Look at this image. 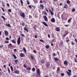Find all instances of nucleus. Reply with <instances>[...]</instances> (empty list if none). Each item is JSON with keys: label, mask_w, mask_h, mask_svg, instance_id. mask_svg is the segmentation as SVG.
<instances>
[{"label": "nucleus", "mask_w": 77, "mask_h": 77, "mask_svg": "<svg viewBox=\"0 0 77 77\" xmlns=\"http://www.w3.org/2000/svg\"><path fill=\"white\" fill-rule=\"evenodd\" d=\"M17 42L18 45H19L20 44L21 42V38L19 36L17 40Z\"/></svg>", "instance_id": "obj_1"}, {"label": "nucleus", "mask_w": 77, "mask_h": 77, "mask_svg": "<svg viewBox=\"0 0 77 77\" xmlns=\"http://www.w3.org/2000/svg\"><path fill=\"white\" fill-rule=\"evenodd\" d=\"M36 72L38 75H40V74H41V72H40V70L39 69H38L37 70Z\"/></svg>", "instance_id": "obj_2"}, {"label": "nucleus", "mask_w": 77, "mask_h": 77, "mask_svg": "<svg viewBox=\"0 0 77 77\" xmlns=\"http://www.w3.org/2000/svg\"><path fill=\"white\" fill-rule=\"evenodd\" d=\"M43 18H44L45 21H48V19H47V16L45 15L43 17Z\"/></svg>", "instance_id": "obj_3"}, {"label": "nucleus", "mask_w": 77, "mask_h": 77, "mask_svg": "<svg viewBox=\"0 0 77 77\" xmlns=\"http://www.w3.org/2000/svg\"><path fill=\"white\" fill-rule=\"evenodd\" d=\"M20 16L22 17L23 18H25V14H24V13L23 12L21 14H20Z\"/></svg>", "instance_id": "obj_4"}, {"label": "nucleus", "mask_w": 77, "mask_h": 77, "mask_svg": "<svg viewBox=\"0 0 77 77\" xmlns=\"http://www.w3.org/2000/svg\"><path fill=\"white\" fill-rule=\"evenodd\" d=\"M68 33H69L68 32L66 31H65L64 32L65 34L63 35V36H64V37L66 36V35H67V34H68Z\"/></svg>", "instance_id": "obj_5"}, {"label": "nucleus", "mask_w": 77, "mask_h": 77, "mask_svg": "<svg viewBox=\"0 0 77 77\" xmlns=\"http://www.w3.org/2000/svg\"><path fill=\"white\" fill-rule=\"evenodd\" d=\"M4 33L5 35L6 36H8V35L9 34V33H8V32L7 31H5Z\"/></svg>", "instance_id": "obj_6"}, {"label": "nucleus", "mask_w": 77, "mask_h": 77, "mask_svg": "<svg viewBox=\"0 0 77 77\" xmlns=\"http://www.w3.org/2000/svg\"><path fill=\"white\" fill-rule=\"evenodd\" d=\"M64 64L65 65H66V66H68V62H67V61L66 60H65L64 61Z\"/></svg>", "instance_id": "obj_7"}, {"label": "nucleus", "mask_w": 77, "mask_h": 77, "mask_svg": "<svg viewBox=\"0 0 77 77\" xmlns=\"http://www.w3.org/2000/svg\"><path fill=\"white\" fill-rule=\"evenodd\" d=\"M20 72V71L19 70H16L14 71V73L16 74H19V72Z\"/></svg>", "instance_id": "obj_8"}, {"label": "nucleus", "mask_w": 77, "mask_h": 77, "mask_svg": "<svg viewBox=\"0 0 77 77\" xmlns=\"http://www.w3.org/2000/svg\"><path fill=\"white\" fill-rule=\"evenodd\" d=\"M43 24L45 26H46V27H48V25H47V23H45V22H43Z\"/></svg>", "instance_id": "obj_9"}, {"label": "nucleus", "mask_w": 77, "mask_h": 77, "mask_svg": "<svg viewBox=\"0 0 77 77\" xmlns=\"http://www.w3.org/2000/svg\"><path fill=\"white\" fill-rule=\"evenodd\" d=\"M24 54H23L22 53H21L20 54V56L21 57H24Z\"/></svg>", "instance_id": "obj_10"}, {"label": "nucleus", "mask_w": 77, "mask_h": 77, "mask_svg": "<svg viewBox=\"0 0 77 77\" xmlns=\"http://www.w3.org/2000/svg\"><path fill=\"white\" fill-rule=\"evenodd\" d=\"M51 21L52 23H54V22H55V19H54V18H53L51 19Z\"/></svg>", "instance_id": "obj_11"}, {"label": "nucleus", "mask_w": 77, "mask_h": 77, "mask_svg": "<svg viewBox=\"0 0 77 77\" xmlns=\"http://www.w3.org/2000/svg\"><path fill=\"white\" fill-rule=\"evenodd\" d=\"M5 25L7 27H11V25H10L9 23L6 24Z\"/></svg>", "instance_id": "obj_12"}, {"label": "nucleus", "mask_w": 77, "mask_h": 77, "mask_svg": "<svg viewBox=\"0 0 77 77\" xmlns=\"http://www.w3.org/2000/svg\"><path fill=\"white\" fill-rule=\"evenodd\" d=\"M46 66L47 68H48L49 66H50V63H49L48 62L47 63Z\"/></svg>", "instance_id": "obj_13"}, {"label": "nucleus", "mask_w": 77, "mask_h": 77, "mask_svg": "<svg viewBox=\"0 0 77 77\" xmlns=\"http://www.w3.org/2000/svg\"><path fill=\"white\" fill-rule=\"evenodd\" d=\"M71 20H72V18H70L68 20V23H70L71 21Z\"/></svg>", "instance_id": "obj_14"}, {"label": "nucleus", "mask_w": 77, "mask_h": 77, "mask_svg": "<svg viewBox=\"0 0 77 77\" xmlns=\"http://www.w3.org/2000/svg\"><path fill=\"white\" fill-rule=\"evenodd\" d=\"M24 30L26 31V32H28V33L29 32V30H27V28L26 27H25L24 28Z\"/></svg>", "instance_id": "obj_15"}, {"label": "nucleus", "mask_w": 77, "mask_h": 77, "mask_svg": "<svg viewBox=\"0 0 77 77\" xmlns=\"http://www.w3.org/2000/svg\"><path fill=\"white\" fill-rule=\"evenodd\" d=\"M66 73H67V75H71V73L66 71Z\"/></svg>", "instance_id": "obj_16"}, {"label": "nucleus", "mask_w": 77, "mask_h": 77, "mask_svg": "<svg viewBox=\"0 0 77 77\" xmlns=\"http://www.w3.org/2000/svg\"><path fill=\"white\" fill-rule=\"evenodd\" d=\"M54 60H56V61H57V60H59V59L57 57H54Z\"/></svg>", "instance_id": "obj_17"}, {"label": "nucleus", "mask_w": 77, "mask_h": 77, "mask_svg": "<svg viewBox=\"0 0 77 77\" xmlns=\"http://www.w3.org/2000/svg\"><path fill=\"white\" fill-rule=\"evenodd\" d=\"M56 31L57 32H59L60 31V30L58 27H57L56 29Z\"/></svg>", "instance_id": "obj_18"}, {"label": "nucleus", "mask_w": 77, "mask_h": 77, "mask_svg": "<svg viewBox=\"0 0 77 77\" xmlns=\"http://www.w3.org/2000/svg\"><path fill=\"white\" fill-rule=\"evenodd\" d=\"M27 70H28V71H30V67H28V68H26Z\"/></svg>", "instance_id": "obj_19"}, {"label": "nucleus", "mask_w": 77, "mask_h": 77, "mask_svg": "<svg viewBox=\"0 0 77 77\" xmlns=\"http://www.w3.org/2000/svg\"><path fill=\"white\" fill-rule=\"evenodd\" d=\"M41 63H42V64H44V60H42L41 61Z\"/></svg>", "instance_id": "obj_20"}, {"label": "nucleus", "mask_w": 77, "mask_h": 77, "mask_svg": "<svg viewBox=\"0 0 77 77\" xmlns=\"http://www.w3.org/2000/svg\"><path fill=\"white\" fill-rule=\"evenodd\" d=\"M30 57L31 59H32V60H35V59H34V58H33V56H32V55H31L30 56Z\"/></svg>", "instance_id": "obj_21"}, {"label": "nucleus", "mask_w": 77, "mask_h": 77, "mask_svg": "<svg viewBox=\"0 0 77 77\" xmlns=\"http://www.w3.org/2000/svg\"><path fill=\"white\" fill-rule=\"evenodd\" d=\"M33 1L35 4H36L38 3V1L37 0H33Z\"/></svg>", "instance_id": "obj_22"}, {"label": "nucleus", "mask_w": 77, "mask_h": 77, "mask_svg": "<svg viewBox=\"0 0 77 77\" xmlns=\"http://www.w3.org/2000/svg\"><path fill=\"white\" fill-rule=\"evenodd\" d=\"M60 71V67H58L57 68V71L59 72Z\"/></svg>", "instance_id": "obj_23"}, {"label": "nucleus", "mask_w": 77, "mask_h": 77, "mask_svg": "<svg viewBox=\"0 0 77 77\" xmlns=\"http://www.w3.org/2000/svg\"><path fill=\"white\" fill-rule=\"evenodd\" d=\"M40 7H41V8H42V9H44V5H41L40 6Z\"/></svg>", "instance_id": "obj_24"}, {"label": "nucleus", "mask_w": 77, "mask_h": 77, "mask_svg": "<svg viewBox=\"0 0 77 77\" xmlns=\"http://www.w3.org/2000/svg\"><path fill=\"white\" fill-rule=\"evenodd\" d=\"M20 3H21V5H23V0H20Z\"/></svg>", "instance_id": "obj_25"}, {"label": "nucleus", "mask_w": 77, "mask_h": 77, "mask_svg": "<svg viewBox=\"0 0 77 77\" xmlns=\"http://www.w3.org/2000/svg\"><path fill=\"white\" fill-rule=\"evenodd\" d=\"M14 61L15 62H16V64H17V63H18V60H14Z\"/></svg>", "instance_id": "obj_26"}, {"label": "nucleus", "mask_w": 77, "mask_h": 77, "mask_svg": "<svg viewBox=\"0 0 77 77\" xmlns=\"http://www.w3.org/2000/svg\"><path fill=\"white\" fill-rule=\"evenodd\" d=\"M12 42L13 43H14V44H16V42H15V41H14V40H12Z\"/></svg>", "instance_id": "obj_27"}, {"label": "nucleus", "mask_w": 77, "mask_h": 77, "mask_svg": "<svg viewBox=\"0 0 77 77\" xmlns=\"http://www.w3.org/2000/svg\"><path fill=\"white\" fill-rule=\"evenodd\" d=\"M67 3H68V4H69L70 3V1L69 0H67L66 1Z\"/></svg>", "instance_id": "obj_28"}, {"label": "nucleus", "mask_w": 77, "mask_h": 77, "mask_svg": "<svg viewBox=\"0 0 77 77\" xmlns=\"http://www.w3.org/2000/svg\"><path fill=\"white\" fill-rule=\"evenodd\" d=\"M49 47L50 46H49V45H47V46H46L45 47L46 48H47V49H48V48H49Z\"/></svg>", "instance_id": "obj_29"}, {"label": "nucleus", "mask_w": 77, "mask_h": 77, "mask_svg": "<svg viewBox=\"0 0 77 77\" xmlns=\"http://www.w3.org/2000/svg\"><path fill=\"white\" fill-rule=\"evenodd\" d=\"M20 35H21V36H22L23 37H24V36H25V35H24V34H20Z\"/></svg>", "instance_id": "obj_30"}, {"label": "nucleus", "mask_w": 77, "mask_h": 77, "mask_svg": "<svg viewBox=\"0 0 77 77\" xmlns=\"http://www.w3.org/2000/svg\"><path fill=\"white\" fill-rule=\"evenodd\" d=\"M11 69L12 71H13V67L12 66H10Z\"/></svg>", "instance_id": "obj_31"}, {"label": "nucleus", "mask_w": 77, "mask_h": 77, "mask_svg": "<svg viewBox=\"0 0 77 77\" xmlns=\"http://www.w3.org/2000/svg\"><path fill=\"white\" fill-rule=\"evenodd\" d=\"M50 13L51 15H53L54 14V13L53 12V11H51Z\"/></svg>", "instance_id": "obj_32"}, {"label": "nucleus", "mask_w": 77, "mask_h": 77, "mask_svg": "<svg viewBox=\"0 0 77 77\" xmlns=\"http://www.w3.org/2000/svg\"><path fill=\"white\" fill-rule=\"evenodd\" d=\"M23 50L25 52H26V48H23Z\"/></svg>", "instance_id": "obj_33"}, {"label": "nucleus", "mask_w": 77, "mask_h": 77, "mask_svg": "<svg viewBox=\"0 0 77 77\" xmlns=\"http://www.w3.org/2000/svg\"><path fill=\"white\" fill-rule=\"evenodd\" d=\"M1 17L4 20H5V17H4V16H2Z\"/></svg>", "instance_id": "obj_34"}, {"label": "nucleus", "mask_w": 77, "mask_h": 77, "mask_svg": "<svg viewBox=\"0 0 77 77\" xmlns=\"http://www.w3.org/2000/svg\"><path fill=\"white\" fill-rule=\"evenodd\" d=\"M23 66H24V68H27V66H26V64H24Z\"/></svg>", "instance_id": "obj_35"}, {"label": "nucleus", "mask_w": 77, "mask_h": 77, "mask_svg": "<svg viewBox=\"0 0 77 77\" xmlns=\"http://www.w3.org/2000/svg\"><path fill=\"white\" fill-rule=\"evenodd\" d=\"M25 25V23H24V22H23L22 23V26H24Z\"/></svg>", "instance_id": "obj_36"}, {"label": "nucleus", "mask_w": 77, "mask_h": 77, "mask_svg": "<svg viewBox=\"0 0 77 77\" xmlns=\"http://www.w3.org/2000/svg\"><path fill=\"white\" fill-rule=\"evenodd\" d=\"M5 43L6 44H7V43H9V41H5Z\"/></svg>", "instance_id": "obj_37"}, {"label": "nucleus", "mask_w": 77, "mask_h": 77, "mask_svg": "<svg viewBox=\"0 0 77 77\" xmlns=\"http://www.w3.org/2000/svg\"><path fill=\"white\" fill-rule=\"evenodd\" d=\"M8 73H9V74H10V73L11 72H10V69H9V68H8Z\"/></svg>", "instance_id": "obj_38"}, {"label": "nucleus", "mask_w": 77, "mask_h": 77, "mask_svg": "<svg viewBox=\"0 0 77 77\" xmlns=\"http://www.w3.org/2000/svg\"><path fill=\"white\" fill-rule=\"evenodd\" d=\"M6 40L7 41H9V38H8V37H7L6 38Z\"/></svg>", "instance_id": "obj_39"}, {"label": "nucleus", "mask_w": 77, "mask_h": 77, "mask_svg": "<svg viewBox=\"0 0 77 77\" xmlns=\"http://www.w3.org/2000/svg\"><path fill=\"white\" fill-rule=\"evenodd\" d=\"M61 76H63V75H65V74H64L63 73H61Z\"/></svg>", "instance_id": "obj_40"}, {"label": "nucleus", "mask_w": 77, "mask_h": 77, "mask_svg": "<svg viewBox=\"0 0 77 77\" xmlns=\"http://www.w3.org/2000/svg\"><path fill=\"white\" fill-rule=\"evenodd\" d=\"M1 9H2V11H3V12H5V10L4 9V8H1Z\"/></svg>", "instance_id": "obj_41"}, {"label": "nucleus", "mask_w": 77, "mask_h": 77, "mask_svg": "<svg viewBox=\"0 0 77 77\" xmlns=\"http://www.w3.org/2000/svg\"><path fill=\"white\" fill-rule=\"evenodd\" d=\"M29 19H31L32 18V16H31L30 15H29Z\"/></svg>", "instance_id": "obj_42"}, {"label": "nucleus", "mask_w": 77, "mask_h": 77, "mask_svg": "<svg viewBox=\"0 0 77 77\" xmlns=\"http://www.w3.org/2000/svg\"><path fill=\"white\" fill-rule=\"evenodd\" d=\"M26 2L27 3V5H29L30 4V3L29 2V1H28V0L26 1Z\"/></svg>", "instance_id": "obj_43"}, {"label": "nucleus", "mask_w": 77, "mask_h": 77, "mask_svg": "<svg viewBox=\"0 0 77 77\" xmlns=\"http://www.w3.org/2000/svg\"><path fill=\"white\" fill-rule=\"evenodd\" d=\"M32 71H35V69L34 68H32Z\"/></svg>", "instance_id": "obj_44"}, {"label": "nucleus", "mask_w": 77, "mask_h": 77, "mask_svg": "<svg viewBox=\"0 0 77 77\" xmlns=\"http://www.w3.org/2000/svg\"><path fill=\"white\" fill-rule=\"evenodd\" d=\"M71 44L72 45H74V42H71Z\"/></svg>", "instance_id": "obj_45"}, {"label": "nucleus", "mask_w": 77, "mask_h": 77, "mask_svg": "<svg viewBox=\"0 0 77 77\" xmlns=\"http://www.w3.org/2000/svg\"><path fill=\"white\" fill-rule=\"evenodd\" d=\"M64 26L65 27H68L69 26V25H65Z\"/></svg>", "instance_id": "obj_46"}, {"label": "nucleus", "mask_w": 77, "mask_h": 77, "mask_svg": "<svg viewBox=\"0 0 77 77\" xmlns=\"http://www.w3.org/2000/svg\"><path fill=\"white\" fill-rule=\"evenodd\" d=\"M40 41L42 42H44V41L43 40H40Z\"/></svg>", "instance_id": "obj_47"}, {"label": "nucleus", "mask_w": 77, "mask_h": 77, "mask_svg": "<svg viewBox=\"0 0 77 77\" xmlns=\"http://www.w3.org/2000/svg\"><path fill=\"white\" fill-rule=\"evenodd\" d=\"M33 29L34 30H36V28H35V27L34 26L33 27Z\"/></svg>", "instance_id": "obj_48"}, {"label": "nucleus", "mask_w": 77, "mask_h": 77, "mask_svg": "<svg viewBox=\"0 0 77 77\" xmlns=\"http://www.w3.org/2000/svg\"><path fill=\"white\" fill-rule=\"evenodd\" d=\"M60 45H63V42H60Z\"/></svg>", "instance_id": "obj_49"}, {"label": "nucleus", "mask_w": 77, "mask_h": 77, "mask_svg": "<svg viewBox=\"0 0 77 77\" xmlns=\"http://www.w3.org/2000/svg\"><path fill=\"white\" fill-rule=\"evenodd\" d=\"M64 8H67V5H65V6H64Z\"/></svg>", "instance_id": "obj_50"}, {"label": "nucleus", "mask_w": 77, "mask_h": 77, "mask_svg": "<svg viewBox=\"0 0 77 77\" xmlns=\"http://www.w3.org/2000/svg\"><path fill=\"white\" fill-rule=\"evenodd\" d=\"M52 38H54V34H52Z\"/></svg>", "instance_id": "obj_51"}, {"label": "nucleus", "mask_w": 77, "mask_h": 77, "mask_svg": "<svg viewBox=\"0 0 77 77\" xmlns=\"http://www.w3.org/2000/svg\"><path fill=\"white\" fill-rule=\"evenodd\" d=\"M68 70L69 71V72H70V73L71 72V70L70 69H68Z\"/></svg>", "instance_id": "obj_52"}, {"label": "nucleus", "mask_w": 77, "mask_h": 77, "mask_svg": "<svg viewBox=\"0 0 77 77\" xmlns=\"http://www.w3.org/2000/svg\"><path fill=\"white\" fill-rule=\"evenodd\" d=\"M69 39L66 40V42H69Z\"/></svg>", "instance_id": "obj_53"}, {"label": "nucleus", "mask_w": 77, "mask_h": 77, "mask_svg": "<svg viewBox=\"0 0 77 77\" xmlns=\"http://www.w3.org/2000/svg\"><path fill=\"white\" fill-rule=\"evenodd\" d=\"M8 12H11V10L9 9L8 10Z\"/></svg>", "instance_id": "obj_54"}, {"label": "nucleus", "mask_w": 77, "mask_h": 77, "mask_svg": "<svg viewBox=\"0 0 77 77\" xmlns=\"http://www.w3.org/2000/svg\"><path fill=\"white\" fill-rule=\"evenodd\" d=\"M75 42H76V43H77V39L76 38H75Z\"/></svg>", "instance_id": "obj_55"}, {"label": "nucleus", "mask_w": 77, "mask_h": 77, "mask_svg": "<svg viewBox=\"0 0 77 77\" xmlns=\"http://www.w3.org/2000/svg\"><path fill=\"white\" fill-rule=\"evenodd\" d=\"M72 12H75V9H73L72 10Z\"/></svg>", "instance_id": "obj_56"}, {"label": "nucleus", "mask_w": 77, "mask_h": 77, "mask_svg": "<svg viewBox=\"0 0 77 77\" xmlns=\"http://www.w3.org/2000/svg\"><path fill=\"white\" fill-rule=\"evenodd\" d=\"M75 60V62H76V63H77V59H74Z\"/></svg>", "instance_id": "obj_57"}, {"label": "nucleus", "mask_w": 77, "mask_h": 77, "mask_svg": "<svg viewBox=\"0 0 77 77\" xmlns=\"http://www.w3.org/2000/svg\"><path fill=\"white\" fill-rule=\"evenodd\" d=\"M28 7L29 8H32V6H31V5H30L28 6Z\"/></svg>", "instance_id": "obj_58"}, {"label": "nucleus", "mask_w": 77, "mask_h": 77, "mask_svg": "<svg viewBox=\"0 0 77 77\" xmlns=\"http://www.w3.org/2000/svg\"><path fill=\"white\" fill-rule=\"evenodd\" d=\"M33 52H34L35 53H36V51L35 50H33Z\"/></svg>", "instance_id": "obj_59"}, {"label": "nucleus", "mask_w": 77, "mask_h": 77, "mask_svg": "<svg viewBox=\"0 0 77 77\" xmlns=\"http://www.w3.org/2000/svg\"><path fill=\"white\" fill-rule=\"evenodd\" d=\"M48 37L49 38H50V35H49V34L48 35Z\"/></svg>", "instance_id": "obj_60"}, {"label": "nucleus", "mask_w": 77, "mask_h": 77, "mask_svg": "<svg viewBox=\"0 0 77 77\" xmlns=\"http://www.w3.org/2000/svg\"><path fill=\"white\" fill-rule=\"evenodd\" d=\"M62 5H63V3H61L60 4V6H62Z\"/></svg>", "instance_id": "obj_61"}, {"label": "nucleus", "mask_w": 77, "mask_h": 77, "mask_svg": "<svg viewBox=\"0 0 77 77\" xmlns=\"http://www.w3.org/2000/svg\"><path fill=\"white\" fill-rule=\"evenodd\" d=\"M40 3H42V1L40 0Z\"/></svg>", "instance_id": "obj_62"}, {"label": "nucleus", "mask_w": 77, "mask_h": 77, "mask_svg": "<svg viewBox=\"0 0 77 77\" xmlns=\"http://www.w3.org/2000/svg\"><path fill=\"white\" fill-rule=\"evenodd\" d=\"M7 6H8V7H9V4L8 3H7Z\"/></svg>", "instance_id": "obj_63"}, {"label": "nucleus", "mask_w": 77, "mask_h": 77, "mask_svg": "<svg viewBox=\"0 0 77 77\" xmlns=\"http://www.w3.org/2000/svg\"><path fill=\"white\" fill-rule=\"evenodd\" d=\"M35 38H37V35H35Z\"/></svg>", "instance_id": "obj_64"}]
</instances>
